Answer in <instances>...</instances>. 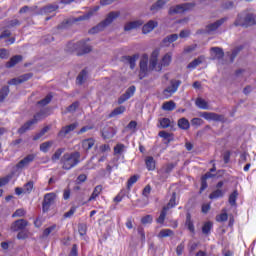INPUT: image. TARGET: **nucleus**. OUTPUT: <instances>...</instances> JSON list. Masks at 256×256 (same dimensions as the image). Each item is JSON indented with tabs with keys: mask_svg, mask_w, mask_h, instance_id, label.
<instances>
[{
	"mask_svg": "<svg viewBox=\"0 0 256 256\" xmlns=\"http://www.w3.org/2000/svg\"><path fill=\"white\" fill-rule=\"evenodd\" d=\"M195 103L199 107V109H209V104H207V101H205V99L203 98H197Z\"/></svg>",
	"mask_w": 256,
	"mask_h": 256,
	"instance_id": "nucleus-42",
	"label": "nucleus"
},
{
	"mask_svg": "<svg viewBox=\"0 0 256 256\" xmlns=\"http://www.w3.org/2000/svg\"><path fill=\"white\" fill-rule=\"evenodd\" d=\"M237 197H239V192H237V190H234L233 193L230 194L229 196V204L232 207H235V205H237Z\"/></svg>",
	"mask_w": 256,
	"mask_h": 256,
	"instance_id": "nucleus-40",
	"label": "nucleus"
},
{
	"mask_svg": "<svg viewBox=\"0 0 256 256\" xmlns=\"http://www.w3.org/2000/svg\"><path fill=\"white\" fill-rule=\"evenodd\" d=\"M55 199H57V195L55 193H47L44 195V200L42 203L43 213H47V211L51 209V205L55 203Z\"/></svg>",
	"mask_w": 256,
	"mask_h": 256,
	"instance_id": "nucleus-7",
	"label": "nucleus"
},
{
	"mask_svg": "<svg viewBox=\"0 0 256 256\" xmlns=\"http://www.w3.org/2000/svg\"><path fill=\"white\" fill-rule=\"evenodd\" d=\"M133 95H135V86H130L126 92L119 97L118 99V105H123V103H125V101H128V99H131V97H133Z\"/></svg>",
	"mask_w": 256,
	"mask_h": 256,
	"instance_id": "nucleus-13",
	"label": "nucleus"
},
{
	"mask_svg": "<svg viewBox=\"0 0 256 256\" xmlns=\"http://www.w3.org/2000/svg\"><path fill=\"white\" fill-rule=\"evenodd\" d=\"M79 108V102H74L70 106H68L67 111L68 113H75Z\"/></svg>",
	"mask_w": 256,
	"mask_h": 256,
	"instance_id": "nucleus-56",
	"label": "nucleus"
},
{
	"mask_svg": "<svg viewBox=\"0 0 256 256\" xmlns=\"http://www.w3.org/2000/svg\"><path fill=\"white\" fill-rule=\"evenodd\" d=\"M7 95H9V86H4L0 90V103H3V101H5V99L7 98Z\"/></svg>",
	"mask_w": 256,
	"mask_h": 256,
	"instance_id": "nucleus-45",
	"label": "nucleus"
},
{
	"mask_svg": "<svg viewBox=\"0 0 256 256\" xmlns=\"http://www.w3.org/2000/svg\"><path fill=\"white\" fill-rule=\"evenodd\" d=\"M51 99H53V96H51V94H48L44 99L38 101V105H42V107H45V105H49L51 103Z\"/></svg>",
	"mask_w": 256,
	"mask_h": 256,
	"instance_id": "nucleus-49",
	"label": "nucleus"
},
{
	"mask_svg": "<svg viewBox=\"0 0 256 256\" xmlns=\"http://www.w3.org/2000/svg\"><path fill=\"white\" fill-rule=\"evenodd\" d=\"M159 59V50H155L152 52L149 62L150 71H162L163 67H169L171 65V61H173V52L166 53L161 62L158 63Z\"/></svg>",
	"mask_w": 256,
	"mask_h": 256,
	"instance_id": "nucleus-1",
	"label": "nucleus"
},
{
	"mask_svg": "<svg viewBox=\"0 0 256 256\" xmlns=\"http://www.w3.org/2000/svg\"><path fill=\"white\" fill-rule=\"evenodd\" d=\"M177 39H179V35H177V34L168 35L166 38L163 39V44L166 47H169L170 44L175 43V41H177Z\"/></svg>",
	"mask_w": 256,
	"mask_h": 256,
	"instance_id": "nucleus-26",
	"label": "nucleus"
},
{
	"mask_svg": "<svg viewBox=\"0 0 256 256\" xmlns=\"http://www.w3.org/2000/svg\"><path fill=\"white\" fill-rule=\"evenodd\" d=\"M200 117L206 119V121H223V116L213 112H202Z\"/></svg>",
	"mask_w": 256,
	"mask_h": 256,
	"instance_id": "nucleus-15",
	"label": "nucleus"
},
{
	"mask_svg": "<svg viewBox=\"0 0 256 256\" xmlns=\"http://www.w3.org/2000/svg\"><path fill=\"white\" fill-rule=\"evenodd\" d=\"M147 63H148V60L147 58H142L141 61H140V73L141 74H144L147 73Z\"/></svg>",
	"mask_w": 256,
	"mask_h": 256,
	"instance_id": "nucleus-48",
	"label": "nucleus"
},
{
	"mask_svg": "<svg viewBox=\"0 0 256 256\" xmlns=\"http://www.w3.org/2000/svg\"><path fill=\"white\" fill-rule=\"evenodd\" d=\"M21 61H23V56L15 55L6 63V67L11 69V67H15V65H17V63H21Z\"/></svg>",
	"mask_w": 256,
	"mask_h": 256,
	"instance_id": "nucleus-21",
	"label": "nucleus"
},
{
	"mask_svg": "<svg viewBox=\"0 0 256 256\" xmlns=\"http://www.w3.org/2000/svg\"><path fill=\"white\" fill-rule=\"evenodd\" d=\"M137 231H138V234L140 235V239L142 243H145V230L143 229L142 226H139Z\"/></svg>",
	"mask_w": 256,
	"mask_h": 256,
	"instance_id": "nucleus-60",
	"label": "nucleus"
},
{
	"mask_svg": "<svg viewBox=\"0 0 256 256\" xmlns=\"http://www.w3.org/2000/svg\"><path fill=\"white\" fill-rule=\"evenodd\" d=\"M167 208L163 207L160 216L157 219V223H159L160 225H163V223H165V217H167Z\"/></svg>",
	"mask_w": 256,
	"mask_h": 256,
	"instance_id": "nucleus-47",
	"label": "nucleus"
},
{
	"mask_svg": "<svg viewBox=\"0 0 256 256\" xmlns=\"http://www.w3.org/2000/svg\"><path fill=\"white\" fill-rule=\"evenodd\" d=\"M141 25H143V22L141 20H136V21L127 23L124 29L125 31H131V29H137V27H141Z\"/></svg>",
	"mask_w": 256,
	"mask_h": 256,
	"instance_id": "nucleus-24",
	"label": "nucleus"
},
{
	"mask_svg": "<svg viewBox=\"0 0 256 256\" xmlns=\"http://www.w3.org/2000/svg\"><path fill=\"white\" fill-rule=\"evenodd\" d=\"M24 193L29 194L33 191V181L27 182L24 187Z\"/></svg>",
	"mask_w": 256,
	"mask_h": 256,
	"instance_id": "nucleus-53",
	"label": "nucleus"
},
{
	"mask_svg": "<svg viewBox=\"0 0 256 256\" xmlns=\"http://www.w3.org/2000/svg\"><path fill=\"white\" fill-rule=\"evenodd\" d=\"M53 141H46L42 144H40V151L42 153H49V149H51V147H53Z\"/></svg>",
	"mask_w": 256,
	"mask_h": 256,
	"instance_id": "nucleus-35",
	"label": "nucleus"
},
{
	"mask_svg": "<svg viewBox=\"0 0 256 256\" xmlns=\"http://www.w3.org/2000/svg\"><path fill=\"white\" fill-rule=\"evenodd\" d=\"M97 11H99V6L94 7V9L88 11L86 14H84L82 16L75 18L74 22L77 23L79 21H89V19H91L93 17V15H95V13H97Z\"/></svg>",
	"mask_w": 256,
	"mask_h": 256,
	"instance_id": "nucleus-16",
	"label": "nucleus"
},
{
	"mask_svg": "<svg viewBox=\"0 0 256 256\" xmlns=\"http://www.w3.org/2000/svg\"><path fill=\"white\" fill-rule=\"evenodd\" d=\"M19 77H20L21 83H25V81H29V79H31V77H33V74L27 73V74H23Z\"/></svg>",
	"mask_w": 256,
	"mask_h": 256,
	"instance_id": "nucleus-62",
	"label": "nucleus"
},
{
	"mask_svg": "<svg viewBox=\"0 0 256 256\" xmlns=\"http://www.w3.org/2000/svg\"><path fill=\"white\" fill-rule=\"evenodd\" d=\"M33 161H35V155L29 154L16 164V169H25V167H29Z\"/></svg>",
	"mask_w": 256,
	"mask_h": 256,
	"instance_id": "nucleus-12",
	"label": "nucleus"
},
{
	"mask_svg": "<svg viewBox=\"0 0 256 256\" xmlns=\"http://www.w3.org/2000/svg\"><path fill=\"white\" fill-rule=\"evenodd\" d=\"M137 59H139V55L135 54L133 56H125L124 61L129 63L130 69H135V63L137 62Z\"/></svg>",
	"mask_w": 256,
	"mask_h": 256,
	"instance_id": "nucleus-27",
	"label": "nucleus"
},
{
	"mask_svg": "<svg viewBox=\"0 0 256 256\" xmlns=\"http://www.w3.org/2000/svg\"><path fill=\"white\" fill-rule=\"evenodd\" d=\"M139 181V176L138 175H133L131 176L128 181H127V189L128 191H131V187H133V185H135V183Z\"/></svg>",
	"mask_w": 256,
	"mask_h": 256,
	"instance_id": "nucleus-44",
	"label": "nucleus"
},
{
	"mask_svg": "<svg viewBox=\"0 0 256 256\" xmlns=\"http://www.w3.org/2000/svg\"><path fill=\"white\" fill-rule=\"evenodd\" d=\"M201 63H203V57H198L188 64L187 69H196Z\"/></svg>",
	"mask_w": 256,
	"mask_h": 256,
	"instance_id": "nucleus-36",
	"label": "nucleus"
},
{
	"mask_svg": "<svg viewBox=\"0 0 256 256\" xmlns=\"http://www.w3.org/2000/svg\"><path fill=\"white\" fill-rule=\"evenodd\" d=\"M49 129H51L49 126H45L40 132H38L34 137H33V141H39V139L41 137H43V135H45V133H47L49 131Z\"/></svg>",
	"mask_w": 256,
	"mask_h": 256,
	"instance_id": "nucleus-46",
	"label": "nucleus"
},
{
	"mask_svg": "<svg viewBox=\"0 0 256 256\" xmlns=\"http://www.w3.org/2000/svg\"><path fill=\"white\" fill-rule=\"evenodd\" d=\"M8 58H9L8 50L5 48L0 49V59H8Z\"/></svg>",
	"mask_w": 256,
	"mask_h": 256,
	"instance_id": "nucleus-61",
	"label": "nucleus"
},
{
	"mask_svg": "<svg viewBox=\"0 0 256 256\" xmlns=\"http://www.w3.org/2000/svg\"><path fill=\"white\" fill-rule=\"evenodd\" d=\"M176 206H177V193L173 192L168 204L164 206V209L169 210V209H173V207H176Z\"/></svg>",
	"mask_w": 256,
	"mask_h": 256,
	"instance_id": "nucleus-29",
	"label": "nucleus"
},
{
	"mask_svg": "<svg viewBox=\"0 0 256 256\" xmlns=\"http://www.w3.org/2000/svg\"><path fill=\"white\" fill-rule=\"evenodd\" d=\"M102 191H103V186L102 185H97L94 188V190H93L90 198L88 199V201H95V199H97V197H99V195H101Z\"/></svg>",
	"mask_w": 256,
	"mask_h": 256,
	"instance_id": "nucleus-28",
	"label": "nucleus"
},
{
	"mask_svg": "<svg viewBox=\"0 0 256 256\" xmlns=\"http://www.w3.org/2000/svg\"><path fill=\"white\" fill-rule=\"evenodd\" d=\"M233 7H235V4L233 3V1L227 0L222 4V9L224 10L233 9Z\"/></svg>",
	"mask_w": 256,
	"mask_h": 256,
	"instance_id": "nucleus-57",
	"label": "nucleus"
},
{
	"mask_svg": "<svg viewBox=\"0 0 256 256\" xmlns=\"http://www.w3.org/2000/svg\"><path fill=\"white\" fill-rule=\"evenodd\" d=\"M224 195H225V191L217 188L209 195V199H219L220 197H223Z\"/></svg>",
	"mask_w": 256,
	"mask_h": 256,
	"instance_id": "nucleus-38",
	"label": "nucleus"
},
{
	"mask_svg": "<svg viewBox=\"0 0 256 256\" xmlns=\"http://www.w3.org/2000/svg\"><path fill=\"white\" fill-rule=\"evenodd\" d=\"M141 223H142L143 225H147V224L153 223V216H151V215H146V216L142 217Z\"/></svg>",
	"mask_w": 256,
	"mask_h": 256,
	"instance_id": "nucleus-55",
	"label": "nucleus"
},
{
	"mask_svg": "<svg viewBox=\"0 0 256 256\" xmlns=\"http://www.w3.org/2000/svg\"><path fill=\"white\" fill-rule=\"evenodd\" d=\"M27 212L25 211V209H17L13 214H12V217L15 218V217H25V214Z\"/></svg>",
	"mask_w": 256,
	"mask_h": 256,
	"instance_id": "nucleus-58",
	"label": "nucleus"
},
{
	"mask_svg": "<svg viewBox=\"0 0 256 256\" xmlns=\"http://www.w3.org/2000/svg\"><path fill=\"white\" fill-rule=\"evenodd\" d=\"M9 181H11V176H5V177L0 178V187L7 185V183H9Z\"/></svg>",
	"mask_w": 256,
	"mask_h": 256,
	"instance_id": "nucleus-63",
	"label": "nucleus"
},
{
	"mask_svg": "<svg viewBox=\"0 0 256 256\" xmlns=\"http://www.w3.org/2000/svg\"><path fill=\"white\" fill-rule=\"evenodd\" d=\"M117 17H119V12H110L104 21L90 30V33L94 34L99 33V31H103V29H105V27L108 25H111L113 21L117 19Z\"/></svg>",
	"mask_w": 256,
	"mask_h": 256,
	"instance_id": "nucleus-4",
	"label": "nucleus"
},
{
	"mask_svg": "<svg viewBox=\"0 0 256 256\" xmlns=\"http://www.w3.org/2000/svg\"><path fill=\"white\" fill-rule=\"evenodd\" d=\"M227 219H229V215H227V212H224V213L216 216V221L218 223H223V222L227 221Z\"/></svg>",
	"mask_w": 256,
	"mask_h": 256,
	"instance_id": "nucleus-51",
	"label": "nucleus"
},
{
	"mask_svg": "<svg viewBox=\"0 0 256 256\" xmlns=\"http://www.w3.org/2000/svg\"><path fill=\"white\" fill-rule=\"evenodd\" d=\"M160 127H162V129L171 127V120L169 118H162L160 120Z\"/></svg>",
	"mask_w": 256,
	"mask_h": 256,
	"instance_id": "nucleus-50",
	"label": "nucleus"
},
{
	"mask_svg": "<svg viewBox=\"0 0 256 256\" xmlns=\"http://www.w3.org/2000/svg\"><path fill=\"white\" fill-rule=\"evenodd\" d=\"M186 227L190 231V233H195V225H193V220H191V214L188 213L186 215V222H185Z\"/></svg>",
	"mask_w": 256,
	"mask_h": 256,
	"instance_id": "nucleus-33",
	"label": "nucleus"
},
{
	"mask_svg": "<svg viewBox=\"0 0 256 256\" xmlns=\"http://www.w3.org/2000/svg\"><path fill=\"white\" fill-rule=\"evenodd\" d=\"M79 127V123L74 122L70 125L62 127V129L58 133V137H61V139H65L71 131H75Z\"/></svg>",
	"mask_w": 256,
	"mask_h": 256,
	"instance_id": "nucleus-10",
	"label": "nucleus"
},
{
	"mask_svg": "<svg viewBox=\"0 0 256 256\" xmlns=\"http://www.w3.org/2000/svg\"><path fill=\"white\" fill-rule=\"evenodd\" d=\"M211 229H213V222H206L202 226V233H203V235H209V233H211Z\"/></svg>",
	"mask_w": 256,
	"mask_h": 256,
	"instance_id": "nucleus-43",
	"label": "nucleus"
},
{
	"mask_svg": "<svg viewBox=\"0 0 256 256\" xmlns=\"http://www.w3.org/2000/svg\"><path fill=\"white\" fill-rule=\"evenodd\" d=\"M27 225H29V222L25 219L16 220L11 225V231H23Z\"/></svg>",
	"mask_w": 256,
	"mask_h": 256,
	"instance_id": "nucleus-14",
	"label": "nucleus"
},
{
	"mask_svg": "<svg viewBox=\"0 0 256 256\" xmlns=\"http://www.w3.org/2000/svg\"><path fill=\"white\" fill-rule=\"evenodd\" d=\"M228 19L229 18H227V17H223L213 23L206 25V27H205L206 33H208V34L214 33V31H217V29H219V27H221V25L226 23V21H228Z\"/></svg>",
	"mask_w": 256,
	"mask_h": 256,
	"instance_id": "nucleus-9",
	"label": "nucleus"
},
{
	"mask_svg": "<svg viewBox=\"0 0 256 256\" xmlns=\"http://www.w3.org/2000/svg\"><path fill=\"white\" fill-rule=\"evenodd\" d=\"M181 85L180 80H171L170 81V86H168L166 89L163 91V95L166 98H169L173 95V93H177V89H179V86Z\"/></svg>",
	"mask_w": 256,
	"mask_h": 256,
	"instance_id": "nucleus-8",
	"label": "nucleus"
},
{
	"mask_svg": "<svg viewBox=\"0 0 256 256\" xmlns=\"http://www.w3.org/2000/svg\"><path fill=\"white\" fill-rule=\"evenodd\" d=\"M94 146H95V139L93 138L84 139L82 141V148L85 151H89V149H93Z\"/></svg>",
	"mask_w": 256,
	"mask_h": 256,
	"instance_id": "nucleus-22",
	"label": "nucleus"
},
{
	"mask_svg": "<svg viewBox=\"0 0 256 256\" xmlns=\"http://www.w3.org/2000/svg\"><path fill=\"white\" fill-rule=\"evenodd\" d=\"M145 165L148 171H155V158L153 156H147L145 158Z\"/></svg>",
	"mask_w": 256,
	"mask_h": 256,
	"instance_id": "nucleus-23",
	"label": "nucleus"
},
{
	"mask_svg": "<svg viewBox=\"0 0 256 256\" xmlns=\"http://www.w3.org/2000/svg\"><path fill=\"white\" fill-rule=\"evenodd\" d=\"M175 107H177V104L173 100L164 102L162 105L163 111H174Z\"/></svg>",
	"mask_w": 256,
	"mask_h": 256,
	"instance_id": "nucleus-34",
	"label": "nucleus"
},
{
	"mask_svg": "<svg viewBox=\"0 0 256 256\" xmlns=\"http://www.w3.org/2000/svg\"><path fill=\"white\" fill-rule=\"evenodd\" d=\"M63 153H65V148H58L52 155L51 161H53V163H57V161L61 159V155H63Z\"/></svg>",
	"mask_w": 256,
	"mask_h": 256,
	"instance_id": "nucleus-32",
	"label": "nucleus"
},
{
	"mask_svg": "<svg viewBox=\"0 0 256 256\" xmlns=\"http://www.w3.org/2000/svg\"><path fill=\"white\" fill-rule=\"evenodd\" d=\"M59 9L58 4H48L40 9V15H49V13H55Z\"/></svg>",
	"mask_w": 256,
	"mask_h": 256,
	"instance_id": "nucleus-17",
	"label": "nucleus"
},
{
	"mask_svg": "<svg viewBox=\"0 0 256 256\" xmlns=\"http://www.w3.org/2000/svg\"><path fill=\"white\" fill-rule=\"evenodd\" d=\"M173 235H175V232H173V230H171V229H162L158 233L157 237L159 239H165V237H173Z\"/></svg>",
	"mask_w": 256,
	"mask_h": 256,
	"instance_id": "nucleus-30",
	"label": "nucleus"
},
{
	"mask_svg": "<svg viewBox=\"0 0 256 256\" xmlns=\"http://www.w3.org/2000/svg\"><path fill=\"white\" fill-rule=\"evenodd\" d=\"M159 137H162V139H167L168 141H171V137H173V135L171 133H168L167 131H160Z\"/></svg>",
	"mask_w": 256,
	"mask_h": 256,
	"instance_id": "nucleus-59",
	"label": "nucleus"
},
{
	"mask_svg": "<svg viewBox=\"0 0 256 256\" xmlns=\"http://www.w3.org/2000/svg\"><path fill=\"white\" fill-rule=\"evenodd\" d=\"M178 127L183 131H187L191 127V124L189 123V120H187V118H180L178 120Z\"/></svg>",
	"mask_w": 256,
	"mask_h": 256,
	"instance_id": "nucleus-25",
	"label": "nucleus"
},
{
	"mask_svg": "<svg viewBox=\"0 0 256 256\" xmlns=\"http://www.w3.org/2000/svg\"><path fill=\"white\" fill-rule=\"evenodd\" d=\"M55 229H57V225H55V224L46 228L43 232V237H49V235H51V233H53V231H55Z\"/></svg>",
	"mask_w": 256,
	"mask_h": 256,
	"instance_id": "nucleus-52",
	"label": "nucleus"
},
{
	"mask_svg": "<svg viewBox=\"0 0 256 256\" xmlns=\"http://www.w3.org/2000/svg\"><path fill=\"white\" fill-rule=\"evenodd\" d=\"M123 113H125V106H119L109 114V117H117V115H123Z\"/></svg>",
	"mask_w": 256,
	"mask_h": 256,
	"instance_id": "nucleus-39",
	"label": "nucleus"
},
{
	"mask_svg": "<svg viewBox=\"0 0 256 256\" xmlns=\"http://www.w3.org/2000/svg\"><path fill=\"white\" fill-rule=\"evenodd\" d=\"M157 25H158L157 21H153V20L148 21V23H146L142 27V33H144V35H147V33H151V31H153V29H155Z\"/></svg>",
	"mask_w": 256,
	"mask_h": 256,
	"instance_id": "nucleus-19",
	"label": "nucleus"
},
{
	"mask_svg": "<svg viewBox=\"0 0 256 256\" xmlns=\"http://www.w3.org/2000/svg\"><path fill=\"white\" fill-rule=\"evenodd\" d=\"M168 1L169 0H158L150 7V11H152L153 13H157V11H160V9H163V7H165Z\"/></svg>",
	"mask_w": 256,
	"mask_h": 256,
	"instance_id": "nucleus-20",
	"label": "nucleus"
},
{
	"mask_svg": "<svg viewBox=\"0 0 256 256\" xmlns=\"http://www.w3.org/2000/svg\"><path fill=\"white\" fill-rule=\"evenodd\" d=\"M212 53H214V59H223L225 57V52L220 47H212Z\"/></svg>",
	"mask_w": 256,
	"mask_h": 256,
	"instance_id": "nucleus-31",
	"label": "nucleus"
},
{
	"mask_svg": "<svg viewBox=\"0 0 256 256\" xmlns=\"http://www.w3.org/2000/svg\"><path fill=\"white\" fill-rule=\"evenodd\" d=\"M251 25H256V15L255 14H246L245 22L238 20L236 27H249Z\"/></svg>",
	"mask_w": 256,
	"mask_h": 256,
	"instance_id": "nucleus-11",
	"label": "nucleus"
},
{
	"mask_svg": "<svg viewBox=\"0 0 256 256\" xmlns=\"http://www.w3.org/2000/svg\"><path fill=\"white\" fill-rule=\"evenodd\" d=\"M81 162V153L79 152H66L60 159V164L64 171H71L74 167H77Z\"/></svg>",
	"mask_w": 256,
	"mask_h": 256,
	"instance_id": "nucleus-2",
	"label": "nucleus"
},
{
	"mask_svg": "<svg viewBox=\"0 0 256 256\" xmlns=\"http://www.w3.org/2000/svg\"><path fill=\"white\" fill-rule=\"evenodd\" d=\"M192 125L196 126V127H200V125H203V119L201 118H193L191 120Z\"/></svg>",
	"mask_w": 256,
	"mask_h": 256,
	"instance_id": "nucleus-64",
	"label": "nucleus"
},
{
	"mask_svg": "<svg viewBox=\"0 0 256 256\" xmlns=\"http://www.w3.org/2000/svg\"><path fill=\"white\" fill-rule=\"evenodd\" d=\"M125 149V146L123 144H117L114 147V155H121Z\"/></svg>",
	"mask_w": 256,
	"mask_h": 256,
	"instance_id": "nucleus-54",
	"label": "nucleus"
},
{
	"mask_svg": "<svg viewBox=\"0 0 256 256\" xmlns=\"http://www.w3.org/2000/svg\"><path fill=\"white\" fill-rule=\"evenodd\" d=\"M103 139H113L115 137V131L112 128L102 131Z\"/></svg>",
	"mask_w": 256,
	"mask_h": 256,
	"instance_id": "nucleus-41",
	"label": "nucleus"
},
{
	"mask_svg": "<svg viewBox=\"0 0 256 256\" xmlns=\"http://www.w3.org/2000/svg\"><path fill=\"white\" fill-rule=\"evenodd\" d=\"M0 39H5L6 45H13V43H15V37L11 36V31L9 30H4L0 34Z\"/></svg>",
	"mask_w": 256,
	"mask_h": 256,
	"instance_id": "nucleus-18",
	"label": "nucleus"
},
{
	"mask_svg": "<svg viewBox=\"0 0 256 256\" xmlns=\"http://www.w3.org/2000/svg\"><path fill=\"white\" fill-rule=\"evenodd\" d=\"M85 79H87V70H82L76 78V83L78 85H83Z\"/></svg>",
	"mask_w": 256,
	"mask_h": 256,
	"instance_id": "nucleus-37",
	"label": "nucleus"
},
{
	"mask_svg": "<svg viewBox=\"0 0 256 256\" xmlns=\"http://www.w3.org/2000/svg\"><path fill=\"white\" fill-rule=\"evenodd\" d=\"M73 49L76 52V55L78 57L87 55V53H91V51H93V48L91 47V45L87 44V42H85V40L76 42L73 45Z\"/></svg>",
	"mask_w": 256,
	"mask_h": 256,
	"instance_id": "nucleus-5",
	"label": "nucleus"
},
{
	"mask_svg": "<svg viewBox=\"0 0 256 256\" xmlns=\"http://www.w3.org/2000/svg\"><path fill=\"white\" fill-rule=\"evenodd\" d=\"M49 116V113L46 109L40 110L38 113H36L32 120L27 121L21 128L18 129V133L20 135H23V133H27L29 129L33 127V125H37L39 121H43L46 117Z\"/></svg>",
	"mask_w": 256,
	"mask_h": 256,
	"instance_id": "nucleus-3",
	"label": "nucleus"
},
{
	"mask_svg": "<svg viewBox=\"0 0 256 256\" xmlns=\"http://www.w3.org/2000/svg\"><path fill=\"white\" fill-rule=\"evenodd\" d=\"M195 7V3H184L176 6H172L169 9L170 15H177L179 13H185V11H190V9H193Z\"/></svg>",
	"mask_w": 256,
	"mask_h": 256,
	"instance_id": "nucleus-6",
	"label": "nucleus"
}]
</instances>
